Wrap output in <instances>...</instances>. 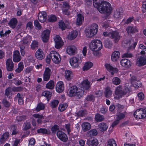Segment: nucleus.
Instances as JSON below:
<instances>
[{"instance_id": "obj_1", "label": "nucleus", "mask_w": 146, "mask_h": 146, "mask_svg": "<svg viewBox=\"0 0 146 146\" xmlns=\"http://www.w3.org/2000/svg\"><path fill=\"white\" fill-rule=\"evenodd\" d=\"M84 93V90L78 88L76 86H72L70 87L68 96L69 97H74L76 99H80L82 97Z\"/></svg>"}, {"instance_id": "obj_2", "label": "nucleus", "mask_w": 146, "mask_h": 146, "mask_svg": "<svg viewBox=\"0 0 146 146\" xmlns=\"http://www.w3.org/2000/svg\"><path fill=\"white\" fill-rule=\"evenodd\" d=\"M114 92L115 95V98L119 100L125 95L128 94L130 91L129 88L126 87L123 89L122 86L120 85L115 88Z\"/></svg>"}, {"instance_id": "obj_3", "label": "nucleus", "mask_w": 146, "mask_h": 146, "mask_svg": "<svg viewBox=\"0 0 146 146\" xmlns=\"http://www.w3.org/2000/svg\"><path fill=\"white\" fill-rule=\"evenodd\" d=\"M98 29V25L96 23H93L91 26L87 27L85 30L86 37L90 38L95 36L97 33Z\"/></svg>"}, {"instance_id": "obj_4", "label": "nucleus", "mask_w": 146, "mask_h": 146, "mask_svg": "<svg viewBox=\"0 0 146 146\" xmlns=\"http://www.w3.org/2000/svg\"><path fill=\"white\" fill-rule=\"evenodd\" d=\"M101 13L110 14L112 10L111 5L108 1H104L100 5L99 9H97Z\"/></svg>"}, {"instance_id": "obj_5", "label": "nucleus", "mask_w": 146, "mask_h": 146, "mask_svg": "<svg viewBox=\"0 0 146 146\" xmlns=\"http://www.w3.org/2000/svg\"><path fill=\"white\" fill-rule=\"evenodd\" d=\"M102 47V42L98 40H94L91 42L89 45V48L92 51H99Z\"/></svg>"}, {"instance_id": "obj_6", "label": "nucleus", "mask_w": 146, "mask_h": 146, "mask_svg": "<svg viewBox=\"0 0 146 146\" xmlns=\"http://www.w3.org/2000/svg\"><path fill=\"white\" fill-rule=\"evenodd\" d=\"M83 56L82 54L77 55L70 58V63L71 66L75 68H78L82 61Z\"/></svg>"}, {"instance_id": "obj_7", "label": "nucleus", "mask_w": 146, "mask_h": 146, "mask_svg": "<svg viewBox=\"0 0 146 146\" xmlns=\"http://www.w3.org/2000/svg\"><path fill=\"white\" fill-rule=\"evenodd\" d=\"M133 116L137 119L144 118L146 117V110L143 108L137 109L134 113Z\"/></svg>"}, {"instance_id": "obj_8", "label": "nucleus", "mask_w": 146, "mask_h": 146, "mask_svg": "<svg viewBox=\"0 0 146 146\" xmlns=\"http://www.w3.org/2000/svg\"><path fill=\"white\" fill-rule=\"evenodd\" d=\"M49 56L51 58L53 62L55 64L60 63L61 60V58L59 54L55 51L50 52Z\"/></svg>"}, {"instance_id": "obj_9", "label": "nucleus", "mask_w": 146, "mask_h": 146, "mask_svg": "<svg viewBox=\"0 0 146 146\" xmlns=\"http://www.w3.org/2000/svg\"><path fill=\"white\" fill-rule=\"evenodd\" d=\"M104 66L106 70L111 73L112 76L115 73H116L118 72L117 68L116 67H113L110 64L106 63Z\"/></svg>"}, {"instance_id": "obj_10", "label": "nucleus", "mask_w": 146, "mask_h": 146, "mask_svg": "<svg viewBox=\"0 0 146 146\" xmlns=\"http://www.w3.org/2000/svg\"><path fill=\"white\" fill-rule=\"evenodd\" d=\"M121 65L125 69L130 68L131 66L132 63L131 61L127 58H123L120 61Z\"/></svg>"}, {"instance_id": "obj_11", "label": "nucleus", "mask_w": 146, "mask_h": 146, "mask_svg": "<svg viewBox=\"0 0 146 146\" xmlns=\"http://www.w3.org/2000/svg\"><path fill=\"white\" fill-rule=\"evenodd\" d=\"M54 40L55 42V47L56 48L59 49L62 46L63 42L59 35H56Z\"/></svg>"}, {"instance_id": "obj_12", "label": "nucleus", "mask_w": 146, "mask_h": 146, "mask_svg": "<svg viewBox=\"0 0 146 146\" xmlns=\"http://www.w3.org/2000/svg\"><path fill=\"white\" fill-rule=\"evenodd\" d=\"M56 135L58 139L61 141L64 142H66L67 141V136L63 131H58L56 133Z\"/></svg>"}, {"instance_id": "obj_13", "label": "nucleus", "mask_w": 146, "mask_h": 146, "mask_svg": "<svg viewBox=\"0 0 146 146\" xmlns=\"http://www.w3.org/2000/svg\"><path fill=\"white\" fill-rule=\"evenodd\" d=\"M51 74V69L48 67L45 68L43 74V80L45 81H48L50 79Z\"/></svg>"}, {"instance_id": "obj_14", "label": "nucleus", "mask_w": 146, "mask_h": 146, "mask_svg": "<svg viewBox=\"0 0 146 146\" xmlns=\"http://www.w3.org/2000/svg\"><path fill=\"white\" fill-rule=\"evenodd\" d=\"M50 31L48 29H46L42 33L41 38L42 41L44 42H47L49 39Z\"/></svg>"}, {"instance_id": "obj_15", "label": "nucleus", "mask_w": 146, "mask_h": 146, "mask_svg": "<svg viewBox=\"0 0 146 146\" xmlns=\"http://www.w3.org/2000/svg\"><path fill=\"white\" fill-rule=\"evenodd\" d=\"M47 13L45 11H42L39 12L38 15V19L41 23H44L46 21L47 18Z\"/></svg>"}, {"instance_id": "obj_16", "label": "nucleus", "mask_w": 146, "mask_h": 146, "mask_svg": "<svg viewBox=\"0 0 146 146\" xmlns=\"http://www.w3.org/2000/svg\"><path fill=\"white\" fill-rule=\"evenodd\" d=\"M55 89L56 92L59 93L62 92L64 89V86L63 82L59 81L57 82Z\"/></svg>"}, {"instance_id": "obj_17", "label": "nucleus", "mask_w": 146, "mask_h": 146, "mask_svg": "<svg viewBox=\"0 0 146 146\" xmlns=\"http://www.w3.org/2000/svg\"><path fill=\"white\" fill-rule=\"evenodd\" d=\"M98 144V140L95 137L90 138L86 142V144L89 146H97Z\"/></svg>"}, {"instance_id": "obj_18", "label": "nucleus", "mask_w": 146, "mask_h": 146, "mask_svg": "<svg viewBox=\"0 0 146 146\" xmlns=\"http://www.w3.org/2000/svg\"><path fill=\"white\" fill-rule=\"evenodd\" d=\"M36 58L39 60H41L45 57V55L42 50L39 48L36 50L35 53Z\"/></svg>"}, {"instance_id": "obj_19", "label": "nucleus", "mask_w": 146, "mask_h": 146, "mask_svg": "<svg viewBox=\"0 0 146 146\" xmlns=\"http://www.w3.org/2000/svg\"><path fill=\"white\" fill-rule=\"evenodd\" d=\"M126 31L128 35L134 34L138 31V30L136 26H128L126 28Z\"/></svg>"}, {"instance_id": "obj_20", "label": "nucleus", "mask_w": 146, "mask_h": 146, "mask_svg": "<svg viewBox=\"0 0 146 146\" xmlns=\"http://www.w3.org/2000/svg\"><path fill=\"white\" fill-rule=\"evenodd\" d=\"M6 64L7 70L8 71H12L14 67V64L11 59L9 58L6 61Z\"/></svg>"}, {"instance_id": "obj_21", "label": "nucleus", "mask_w": 146, "mask_h": 146, "mask_svg": "<svg viewBox=\"0 0 146 146\" xmlns=\"http://www.w3.org/2000/svg\"><path fill=\"white\" fill-rule=\"evenodd\" d=\"M136 64L138 66L140 67L146 64V58L144 56H140L136 62Z\"/></svg>"}, {"instance_id": "obj_22", "label": "nucleus", "mask_w": 146, "mask_h": 146, "mask_svg": "<svg viewBox=\"0 0 146 146\" xmlns=\"http://www.w3.org/2000/svg\"><path fill=\"white\" fill-rule=\"evenodd\" d=\"M13 58V61L15 62H18L21 60V57L19 51L16 50L14 52Z\"/></svg>"}, {"instance_id": "obj_23", "label": "nucleus", "mask_w": 146, "mask_h": 146, "mask_svg": "<svg viewBox=\"0 0 146 146\" xmlns=\"http://www.w3.org/2000/svg\"><path fill=\"white\" fill-rule=\"evenodd\" d=\"M111 35V38L114 39V41L115 43L117 42L120 39V36L119 33L116 31H112Z\"/></svg>"}, {"instance_id": "obj_24", "label": "nucleus", "mask_w": 146, "mask_h": 146, "mask_svg": "<svg viewBox=\"0 0 146 146\" xmlns=\"http://www.w3.org/2000/svg\"><path fill=\"white\" fill-rule=\"evenodd\" d=\"M77 51L76 47L74 46H68L66 49L67 53L70 55H74Z\"/></svg>"}, {"instance_id": "obj_25", "label": "nucleus", "mask_w": 146, "mask_h": 146, "mask_svg": "<svg viewBox=\"0 0 146 146\" xmlns=\"http://www.w3.org/2000/svg\"><path fill=\"white\" fill-rule=\"evenodd\" d=\"M84 20V17L82 14L79 13L78 14L76 24L78 26H80L82 24V21Z\"/></svg>"}, {"instance_id": "obj_26", "label": "nucleus", "mask_w": 146, "mask_h": 146, "mask_svg": "<svg viewBox=\"0 0 146 146\" xmlns=\"http://www.w3.org/2000/svg\"><path fill=\"white\" fill-rule=\"evenodd\" d=\"M33 116L35 117L38 118L36 121L38 125L42 124V119L44 118L43 115H40L38 113H35L33 115Z\"/></svg>"}, {"instance_id": "obj_27", "label": "nucleus", "mask_w": 146, "mask_h": 146, "mask_svg": "<svg viewBox=\"0 0 146 146\" xmlns=\"http://www.w3.org/2000/svg\"><path fill=\"white\" fill-rule=\"evenodd\" d=\"M120 54L119 51H114L113 52L111 56V60L113 62L117 61L120 56Z\"/></svg>"}, {"instance_id": "obj_28", "label": "nucleus", "mask_w": 146, "mask_h": 146, "mask_svg": "<svg viewBox=\"0 0 146 146\" xmlns=\"http://www.w3.org/2000/svg\"><path fill=\"white\" fill-rule=\"evenodd\" d=\"M98 127L100 130L102 132H104L107 130L108 128V126L106 123L102 122L100 123Z\"/></svg>"}, {"instance_id": "obj_29", "label": "nucleus", "mask_w": 146, "mask_h": 146, "mask_svg": "<svg viewBox=\"0 0 146 146\" xmlns=\"http://www.w3.org/2000/svg\"><path fill=\"white\" fill-rule=\"evenodd\" d=\"M83 131L85 132L88 131L91 128L90 124L88 122H84L82 125Z\"/></svg>"}, {"instance_id": "obj_30", "label": "nucleus", "mask_w": 146, "mask_h": 146, "mask_svg": "<svg viewBox=\"0 0 146 146\" xmlns=\"http://www.w3.org/2000/svg\"><path fill=\"white\" fill-rule=\"evenodd\" d=\"M94 119L97 122H100L104 121L105 118L104 116L99 113H96Z\"/></svg>"}, {"instance_id": "obj_31", "label": "nucleus", "mask_w": 146, "mask_h": 146, "mask_svg": "<svg viewBox=\"0 0 146 146\" xmlns=\"http://www.w3.org/2000/svg\"><path fill=\"white\" fill-rule=\"evenodd\" d=\"M112 91L111 90V88L108 86L106 87L105 89L104 94L105 97L107 98H110L112 95Z\"/></svg>"}, {"instance_id": "obj_32", "label": "nucleus", "mask_w": 146, "mask_h": 146, "mask_svg": "<svg viewBox=\"0 0 146 146\" xmlns=\"http://www.w3.org/2000/svg\"><path fill=\"white\" fill-rule=\"evenodd\" d=\"M12 89L10 87H8L5 90V95L7 98L9 99H11V98L12 93Z\"/></svg>"}, {"instance_id": "obj_33", "label": "nucleus", "mask_w": 146, "mask_h": 146, "mask_svg": "<svg viewBox=\"0 0 146 146\" xmlns=\"http://www.w3.org/2000/svg\"><path fill=\"white\" fill-rule=\"evenodd\" d=\"M82 85L84 89L88 90L90 87V82L87 79L84 80L82 82Z\"/></svg>"}, {"instance_id": "obj_34", "label": "nucleus", "mask_w": 146, "mask_h": 146, "mask_svg": "<svg viewBox=\"0 0 146 146\" xmlns=\"http://www.w3.org/2000/svg\"><path fill=\"white\" fill-rule=\"evenodd\" d=\"M17 23V19L13 18L9 21L8 24L9 26L12 28H15Z\"/></svg>"}, {"instance_id": "obj_35", "label": "nucleus", "mask_w": 146, "mask_h": 146, "mask_svg": "<svg viewBox=\"0 0 146 146\" xmlns=\"http://www.w3.org/2000/svg\"><path fill=\"white\" fill-rule=\"evenodd\" d=\"M78 34V32L77 31L74 30L72 31L69 34L68 38L70 40H74L77 37Z\"/></svg>"}, {"instance_id": "obj_36", "label": "nucleus", "mask_w": 146, "mask_h": 146, "mask_svg": "<svg viewBox=\"0 0 146 146\" xmlns=\"http://www.w3.org/2000/svg\"><path fill=\"white\" fill-rule=\"evenodd\" d=\"M9 134L8 132L4 133L1 137L0 141L1 143H4L5 141L9 136Z\"/></svg>"}, {"instance_id": "obj_37", "label": "nucleus", "mask_w": 146, "mask_h": 146, "mask_svg": "<svg viewBox=\"0 0 146 146\" xmlns=\"http://www.w3.org/2000/svg\"><path fill=\"white\" fill-rule=\"evenodd\" d=\"M104 1V0H93V6L97 9H99L101 4Z\"/></svg>"}, {"instance_id": "obj_38", "label": "nucleus", "mask_w": 146, "mask_h": 146, "mask_svg": "<svg viewBox=\"0 0 146 146\" xmlns=\"http://www.w3.org/2000/svg\"><path fill=\"white\" fill-rule=\"evenodd\" d=\"M72 74L71 71L68 70L65 71L64 76L66 79L68 80H71L72 79Z\"/></svg>"}, {"instance_id": "obj_39", "label": "nucleus", "mask_w": 146, "mask_h": 146, "mask_svg": "<svg viewBox=\"0 0 146 146\" xmlns=\"http://www.w3.org/2000/svg\"><path fill=\"white\" fill-rule=\"evenodd\" d=\"M54 83L53 80L49 81L46 85V88L47 89L52 90L54 88Z\"/></svg>"}, {"instance_id": "obj_40", "label": "nucleus", "mask_w": 146, "mask_h": 146, "mask_svg": "<svg viewBox=\"0 0 146 146\" xmlns=\"http://www.w3.org/2000/svg\"><path fill=\"white\" fill-rule=\"evenodd\" d=\"M93 66V63L90 62H88L85 63L83 68L84 71L89 70Z\"/></svg>"}, {"instance_id": "obj_41", "label": "nucleus", "mask_w": 146, "mask_h": 146, "mask_svg": "<svg viewBox=\"0 0 146 146\" xmlns=\"http://www.w3.org/2000/svg\"><path fill=\"white\" fill-rule=\"evenodd\" d=\"M52 95V93L51 92L48 91H45L42 93V96L45 97L47 99L48 101H49Z\"/></svg>"}, {"instance_id": "obj_42", "label": "nucleus", "mask_w": 146, "mask_h": 146, "mask_svg": "<svg viewBox=\"0 0 146 146\" xmlns=\"http://www.w3.org/2000/svg\"><path fill=\"white\" fill-rule=\"evenodd\" d=\"M104 46L106 48L111 49L112 48V42L108 39L105 40L104 41Z\"/></svg>"}, {"instance_id": "obj_43", "label": "nucleus", "mask_w": 146, "mask_h": 146, "mask_svg": "<svg viewBox=\"0 0 146 146\" xmlns=\"http://www.w3.org/2000/svg\"><path fill=\"white\" fill-rule=\"evenodd\" d=\"M24 68V66L23 63L20 62L18 64V67L15 69V71L17 73H20L23 70Z\"/></svg>"}, {"instance_id": "obj_44", "label": "nucleus", "mask_w": 146, "mask_h": 146, "mask_svg": "<svg viewBox=\"0 0 146 146\" xmlns=\"http://www.w3.org/2000/svg\"><path fill=\"white\" fill-rule=\"evenodd\" d=\"M95 100V97L93 95H89L85 98V100L88 102H94Z\"/></svg>"}, {"instance_id": "obj_45", "label": "nucleus", "mask_w": 146, "mask_h": 146, "mask_svg": "<svg viewBox=\"0 0 146 146\" xmlns=\"http://www.w3.org/2000/svg\"><path fill=\"white\" fill-rule=\"evenodd\" d=\"M107 146H117V145L115 140L112 138L108 141Z\"/></svg>"}, {"instance_id": "obj_46", "label": "nucleus", "mask_w": 146, "mask_h": 146, "mask_svg": "<svg viewBox=\"0 0 146 146\" xmlns=\"http://www.w3.org/2000/svg\"><path fill=\"white\" fill-rule=\"evenodd\" d=\"M57 20L56 17L54 15L51 14L48 16V21L49 22L53 23L56 21Z\"/></svg>"}, {"instance_id": "obj_47", "label": "nucleus", "mask_w": 146, "mask_h": 146, "mask_svg": "<svg viewBox=\"0 0 146 146\" xmlns=\"http://www.w3.org/2000/svg\"><path fill=\"white\" fill-rule=\"evenodd\" d=\"M60 128L58 125L56 124H54L52 126L51 128V130L52 133L53 134H56V132L59 130Z\"/></svg>"}, {"instance_id": "obj_48", "label": "nucleus", "mask_w": 146, "mask_h": 146, "mask_svg": "<svg viewBox=\"0 0 146 146\" xmlns=\"http://www.w3.org/2000/svg\"><path fill=\"white\" fill-rule=\"evenodd\" d=\"M27 119V116L25 115L18 116L16 117V120L18 122L24 121Z\"/></svg>"}, {"instance_id": "obj_49", "label": "nucleus", "mask_w": 146, "mask_h": 146, "mask_svg": "<svg viewBox=\"0 0 146 146\" xmlns=\"http://www.w3.org/2000/svg\"><path fill=\"white\" fill-rule=\"evenodd\" d=\"M133 86L136 89H137L139 87H141L142 84V83L139 81H136L131 83Z\"/></svg>"}, {"instance_id": "obj_50", "label": "nucleus", "mask_w": 146, "mask_h": 146, "mask_svg": "<svg viewBox=\"0 0 146 146\" xmlns=\"http://www.w3.org/2000/svg\"><path fill=\"white\" fill-rule=\"evenodd\" d=\"M98 134V131L95 129H92L88 132V134L90 136H96Z\"/></svg>"}, {"instance_id": "obj_51", "label": "nucleus", "mask_w": 146, "mask_h": 146, "mask_svg": "<svg viewBox=\"0 0 146 146\" xmlns=\"http://www.w3.org/2000/svg\"><path fill=\"white\" fill-rule=\"evenodd\" d=\"M112 82L113 84L117 85L120 84L121 80L119 78L117 77H115L113 79Z\"/></svg>"}, {"instance_id": "obj_52", "label": "nucleus", "mask_w": 146, "mask_h": 146, "mask_svg": "<svg viewBox=\"0 0 146 146\" xmlns=\"http://www.w3.org/2000/svg\"><path fill=\"white\" fill-rule=\"evenodd\" d=\"M38 42L35 40L33 41L31 45V48L32 50H34L38 47Z\"/></svg>"}, {"instance_id": "obj_53", "label": "nucleus", "mask_w": 146, "mask_h": 146, "mask_svg": "<svg viewBox=\"0 0 146 146\" xmlns=\"http://www.w3.org/2000/svg\"><path fill=\"white\" fill-rule=\"evenodd\" d=\"M58 27L62 31L65 30L66 27L65 23L63 21H61L59 22Z\"/></svg>"}, {"instance_id": "obj_54", "label": "nucleus", "mask_w": 146, "mask_h": 146, "mask_svg": "<svg viewBox=\"0 0 146 146\" xmlns=\"http://www.w3.org/2000/svg\"><path fill=\"white\" fill-rule=\"evenodd\" d=\"M67 107V105L66 104H60L58 107V110L61 112L64 111Z\"/></svg>"}, {"instance_id": "obj_55", "label": "nucleus", "mask_w": 146, "mask_h": 146, "mask_svg": "<svg viewBox=\"0 0 146 146\" xmlns=\"http://www.w3.org/2000/svg\"><path fill=\"white\" fill-rule=\"evenodd\" d=\"M22 95L21 94L19 93H18L16 96L17 98H18V103L19 105H21L23 103V100L22 96Z\"/></svg>"}, {"instance_id": "obj_56", "label": "nucleus", "mask_w": 146, "mask_h": 146, "mask_svg": "<svg viewBox=\"0 0 146 146\" xmlns=\"http://www.w3.org/2000/svg\"><path fill=\"white\" fill-rule=\"evenodd\" d=\"M45 108L44 106L42 103H40L38 104L36 108V110L38 111L43 110Z\"/></svg>"}, {"instance_id": "obj_57", "label": "nucleus", "mask_w": 146, "mask_h": 146, "mask_svg": "<svg viewBox=\"0 0 146 146\" xmlns=\"http://www.w3.org/2000/svg\"><path fill=\"white\" fill-rule=\"evenodd\" d=\"M48 131L45 128H40L37 130V132L38 133L48 134Z\"/></svg>"}, {"instance_id": "obj_58", "label": "nucleus", "mask_w": 146, "mask_h": 146, "mask_svg": "<svg viewBox=\"0 0 146 146\" xmlns=\"http://www.w3.org/2000/svg\"><path fill=\"white\" fill-rule=\"evenodd\" d=\"M59 102L57 100H53L51 102L50 104V106L52 108H54L58 106Z\"/></svg>"}, {"instance_id": "obj_59", "label": "nucleus", "mask_w": 146, "mask_h": 146, "mask_svg": "<svg viewBox=\"0 0 146 146\" xmlns=\"http://www.w3.org/2000/svg\"><path fill=\"white\" fill-rule=\"evenodd\" d=\"M122 12H121L119 10H118L116 11L114 13V17L117 19H118L121 18V17L122 14Z\"/></svg>"}, {"instance_id": "obj_60", "label": "nucleus", "mask_w": 146, "mask_h": 146, "mask_svg": "<svg viewBox=\"0 0 146 146\" xmlns=\"http://www.w3.org/2000/svg\"><path fill=\"white\" fill-rule=\"evenodd\" d=\"M138 99L140 101H142L145 98L144 95L142 92H140L137 94Z\"/></svg>"}, {"instance_id": "obj_61", "label": "nucleus", "mask_w": 146, "mask_h": 146, "mask_svg": "<svg viewBox=\"0 0 146 146\" xmlns=\"http://www.w3.org/2000/svg\"><path fill=\"white\" fill-rule=\"evenodd\" d=\"M70 6L67 1H64L62 3V9H70Z\"/></svg>"}, {"instance_id": "obj_62", "label": "nucleus", "mask_w": 146, "mask_h": 146, "mask_svg": "<svg viewBox=\"0 0 146 146\" xmlns=\"http://www.w3.org/2000/svg\"><path fill=\"white\" fill-rule=\"evenodd\" d=\"M2 103L4 106L6 108H9L10 105V104L7 99H4L3 100Z\"/></svg>"}, {"instance_id": "obj_63", "label": "nucleus", "mask_w": 146, "mask_h": 146, "mask_svg": "<svg viewBox=\"0 0 146 146\" xmlns=\"http://www.w3.org/2000/svg\"><path fill=\"white\" fill-rule=\"evenodd\" d=\"M34 25L38 29H41L42 27L37 20L34 21Z\"/></svg>"}, {"instance_id": "obj_64", "label": "nucleus", "mask_w": 146, "mask_h": 146, "mask_svg": "<svg viewBox=\"0 0 146 146\" xmlns=\"http://www.w3.org/2000/svg\"><path fill=\"white\" fill-rule=\"evenodd\" d=\"M125 117V115L124 114L120 113L117 115V119L119 121V120L124 118Z\"/></svg>"}]
</instances>
